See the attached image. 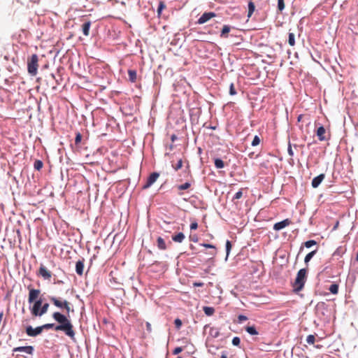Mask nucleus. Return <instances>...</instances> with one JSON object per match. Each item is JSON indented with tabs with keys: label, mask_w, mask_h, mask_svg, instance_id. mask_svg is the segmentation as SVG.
<instances>
[{
	"label": "nucleus",
	"mask_w": 358,
	"mask_h": 358,
	"mask_svg": "<svg viewBox=\"0 0 358 358\" xmlns=\"http://www.w3.org/2000/svg\"><path fill=\"white\" fill-rule=\"evenodd\" d=\"M50 301L55 305L57 308L64 309L66 315L62 314L59 312L53 313L52 318L58 322L57 325L53 323H47L42 326L33 328L31 326H28L26 328V334L29 336L35 337L41 334L42 331L45 329H54L56 331H64V334L75 340V331L71 320L68 318V315L71 310V303L66 300H62L56 296H49Z\"/></svg>",
	"instance_id": "1"
},
{
	"label": "nucleus",
	"mask_w": 358,
	"mask_h": 358,
	"mask_svg": "<svg viewBox=\"0 0 358 358\" xmlns=\"http://www.w3.org/2000/svg\"><path fill=\"white\" fill-rule=\"evenodd\" d=\"M306 274L307 270L306 268H301L298 271L295 280L292 284L294 292H299L303 289L306 281Z\"/></svg>",
	"instance_id": "2"
},
{
	"label": "nucleus",
	"mask_w": 358,
	"mask_h": 358,
	"mask_svg": "<svg viewBox=\"0 0 358 358\" xmlns=\"http://www.w3.org/2000/svg\"><path fill=\"white\" fill-rule=\"evenodd\" d=\"M38 57L36 54L32 55L27 59V71L31 76H36L38 73Z\"/></svg>",
	"instance_id": "3"
},
{
	"label": "nucleus",
	"mask_w": 358,
	"mask_h": 358,
	"mask_svg": "<svg viewBox=\"0 0 358 358\" xmlns=\"http://www.w3.org/2000/svg\"><path fill=\"white\" fill-rule=\"evenodd\" d=\"M37 275L41 276L45 280H50L52 278V272L41 264L37 272Z\"/></svg>",
	"instance_id": "4"
},
{
	"label": "nucleus",
	"mask_w": 358,
	"mask_h": 358,
	"mask_svg": "<svg viewBox=\"0 0 358 358\" xmlns=\"http://www.w3.org/2000/svg\"><path fill=\"white\" fill-rule=\"evenodd\" d=\"M327 130L322 125H320L316 130V135L320 141H328L329 139L330 135L329 134L327 136Z\"/></svg>",
	"instance_id": "5"
},
{
	"label": "nucleus",
	"mask_w": 358,
	"mask_h": 358,
	"mask_svg": "<svg viewBox=\"0 0 358 358\" xmlns=\"http://www.w3.org/2000/svg\"><path fill=\"white\" fill-rule=\"evenodd\" d=\"M31 286L28 287L29 289V296H28V301L29 303H34V301H37L36 299L38 298L41 290L36 289L34 288H30Z\"/></svg>",
	"instance_id": "6"
},
{
	"label": "nucleus",
	"mask_w": 358,
	"mask_h": 358,
	"mask_svg": "<svg viewBox=\"0 0 358 358\" xmlns=\"http://www.w3.org/2000/svg\"><path fill=\"white\" fill-rule=\"evenodd\" d=\"M216 14L213 12H206L201 15V16L198 19L197 24H202L215 17Z\"/></svg>",
	"instance_id": "7"
},
{
	"label": "nucleus",
	"mask_w": 358,
	"mask_h": 358,
	"mask_svg": "<svg viewBox=\"0 0 358 358\" xmlns=\"http://www.w3.org/2000/svg\"><path fill=\"white\" fill-rule=\"evenodd\" d=\"M159 174L157 172L152 173L148 178L145 184L143 186V189H145L149 188L152 184H154L158 179Z\"/></svg>",
	"instance_id": "8"
},
{
	"label": "nucleus",
	"mask_w": 358,
	"mask_h": 358,
	"mask_svg": "<svg viewBox=\"0 0 358 358\" xmlns=\"http://www.w3.org/2000/svg\"><path fill=\"white\" fill-rule=\"evenodd\" d=\"M34 305L31 308V313L33 316L40 317V309L42 306V300L38 299L37 301H34Z\"/></svg>",
	"instance_id": "9"
},
{
	"label": "nucleus",
	"mask_w": 358,
	"mask_h": 358,
	"mask_svg": "<svg viewBox=\"0 0 358 358\" xmlns=\"http://www.w3.org/2000/svg\"><path fill=\"white\" fill-rule=\"evenodd\" d=\"M291 224V221L289 219H285L281 222H277L273 225V229L279 231L283 228L289 226Z\"/></svg>",
	"instance_id": "10"
},
{
	"label": "nucleus",
	"mask_w": 358,
	"mask_h": 358,
	"mask_svg": "<svg viewBox=\"0 0 358 358\" xmlns=\"http://www.w3.org/2000/svg\"><path fill=\"white\" fill-rule=\"evenodd\" d=\"M13 352H24L29 355H32L34 352V348L31 345L29 346H22V347H16L13 349Z\"/></svg>",
	"instance_id": "11"
},
{
	"label": "nucleus",
	"mask_w": 358,
	"mask_h": 358,
	"mask_svg": "<svg viewBox=\"0 0 358 358\" xmlns=\"http://www.w3.org/2000/svg\"><path fill=\"white\" fill-rule=\"evenodd\" d=\"M85 259H79L76 264V271L80 276L83 275L84 271Z\"/></svg>",
	"instance_id": "12"
},
{
	"label": "nucleus",
	"mask_w": 358,
	"mask_h": 358,
	"mask_svg": "<svg viewBox=\"0 0 358 358\" xmlns=\"http://www.w3.org/2000/svg\"><path fill=\"white\" fill-rule=\"evenodd\" d=\"M324 178L325 175L324 173H321L319 176L315 177L311 182L312 187L313 188H317L324 179Z\"/></svg>",
	"instance_id": "13"
},
{
	"label": "nucleus",
	"mask_w": 358,
	"mask_h": 358,
	"mask_svg": "<svg viewBox=\"0 0 358 358\" xmlns=\"http://www.w3.org/2000/svg\"><path fill=\"white\" fill-rule=\"evenodd\" d=\"M191 186H192V184L189 182H186L184 184L177 185L176 188L179 191L178 193V195L182 196L183 194L182 191L188 189L189 188H190Z\"/></svg>",
	"instance_id": "14"
},
{
	"label": "nucleus",
	"mask_w": 358,
	"mask_h": 358,
	"mask_svg": "<svg viewBox=\"0 0 358 358\" xmlns=\"http://www.w3.org/2000/svg\"><path fill=\"white\" fill-rule=\"evenodd\" d=\"M90 27H91L90 21H87L83 24L82 29H83V33L85 36H89Z\"/></svg>",
	"instance_id": "15"
},
{
	"label": "nucleus",
	"mask_w": 358,
	"mask_h": 358,
	"mask_svg": "<svg viewBox=\"0 0 358 358\" xmlns=\"http://www.w3.org/2000/svg\"><path fill=\"white\" fill-rule=\"evenodd\" d=\"M231 30V27L229 26V25H224L222 31H221V34H220V37L221 38H228L229 36V33Z\"/></svg>",
	"instance_id": "16"
},
{
	"label": "nucleus",
	"mask_w": 358,
	"mask_h": 358,
	"mask_svg": "<svg viewBox=\"0 0 358 358\" xmlns=\"http://www.w3.org/2000/svg\"><path fill=\"white\" fill-rule=\"evenodd\" d=\"M185 238V236L184 234L182 232H180L178 234H177L176 235L173 236L172 240L176 243H182L184 241Z\"/></svg>",
	"instance_id": "17"
},
{
	"label": "nucleus",
	"mask_w": 358,
	"mask_h": 358,
	"mask_svg": "<svg viewBox=\"0 0 358 358\" xmlns=\"http://www.w3.org/2000/svg\"><path fill=\"white\" fill-rule=\"evenodd\" d=\"M128 76H129V79L131 82H132V83L136 82L137 73L135 70H132V69L128 70Z\"/></svg>",
	"instance_id": "18"
},
{
	"label": "nucleus",
	"mask_w": 358,
	"mask_h": 358,
	"mask_svg": "<svg viewBox=\"0 0 358 358\" xmlns=\"http://www.w3.org/2000/svg\"><path fill=\"white\" fill-rule=\"evenodd\" d=\"M157 247L159 250H164L166 249V245L164 240L162 237H158L157 240Z\"/></svg>",
	"instance_id": "19"
},
{
	"label": "nucleus",
	"mask_w": 358,
	"mask_h": 358,
	"mask_svg": "<svg viewBox=\"0 0 358 358\" xmlns=\"http://www.w3.org/2000/svg\"><path fill=\"white\" fill-rule=\"evenodd\" d=\"M245 329L249 334L252 336H256L259 334L255 326H247L245 327Z\"/></svg>",
	"instance_id": "20"
},
{
	"label": "nucleus",
	"mask_w": 358,
	"mask_h": 358,
	"mask_svg": "<svg viewBox=\"0 0 358 358\" xmlns=\"http://www.w3.org/2000/svg\"><path fill=\"white\" fill-rule=\"evenodd\" d=\"M203 310L208 316H211L215 313V309L213 307L204 306Z\"/></svg>",
	"instance_id": "21"
},
{
	"label": "nucleus",
	"mask_w": 358,
	"mask_h": 358,
	"mask_svg": "<svg viewBox=\"0 0 358 358\" xmlns=\"http://www.w3.org/2000/svg\"><path fill=\"white\" fill-rule=\"evenodd\" d=\"M201 245L206 248H211L213 249V251L210 252V254L213 256L215 255L217 252H216V248L215 246H214L213 245H211V244H208V243H202L201 244Z\"/></svg>",
	"instance_id": "22"
},
{
	"label": "nucleus",
	"mask_w": 358,
	"mask_h": 358,
	"mask_svg": "<svg viewBox=\"0 0 358 358\" xmlns=\"http://www.w3.org/2000/svg\"><path fill=\"white\" fill-rule=\"evenodd\" d=\"M182 159H179L177 162L176 164H173L172 162V167L173 169L175 170V171H178L179 169H180L182 166Z\"/></svg>",
	"instance_id": "23"
},
{
	"label": "nucleus",
	"mask_w": 358,
	"mask_h": 358,
	"mask_svg": "<svg viewBox=\"0 0 358 358\" xmlns=\"http://www.w3.org/2000/svg\"><path fill=\"white\" fill-rule=\"evenodd\" d=\"M329 290L330 292L333 294H337L338 292V285L336 283L332 284L329 288Z\"/></svg>",
	"instance_id": "24"
},
{
	"label": "nucleus",
	"mask_w": 358,
	"mask_h": 358,
	"mask_svg": "<svg viewBox=\"0 0 358 358\" xmlns=\"http://www.w3.org/2000/svg\"><path fill=\"white\" fill-rule=\"evenodd\" d=\"M255 6L254 3L252 1H250L248 3V16L249 17H251V15H252V13L255 11Z\"/></svg>",
	"instance_id": "25"
},
{
	"label": "nucleus",
	"mask_w": 358,
	"mask_h": 358,
	"mask_svg": "<svg viewBox=\"0 0 358 358\" xmlns=\"http://www.w3.org/2000/svg\"><path fill=\"white\" fill-rule=\"evenodd\" d=\"M43 166V163L41 160L36 159L34 163V167L36 170L40 171Z\"/></svg>",
	"instance_id": "26"
},
{
	"label": "nucleus",
	"mask_w": 358,
	"mask_h": 358,
	"mask_svg": "<svg viewBox=\"0 0 358 358\" xmlns=\"http://www.w3.org/2000/svg\"><path fill=\"white\" fill-rule=\"evenodd\" d=\"M48 308H49V303H45L44 304H42L41 308L40 309V312H39L40 313V317L43 315L44 314H45L48 312Z\"/></svg>",
	"instance_id": "27"
},
{
	"label": "nucleus",
	"mask_w": 358,
	"mask_h": 358,
	"mask_svg": "<svg viewBox=\"0 0 358 358\" xmlns=\"http://www.w3.org/2000/svg\"><path fill=\"white\" fill-rule=\"evenodd\" d=\"M215 166L217 169H222L224 166V163L221 159H215Z\"/></svg>",
	"instance_id": "28"
},
{
	"label": "nucleus",
	"mask_w": 358,
	"mask_h": 358,
	"mask_svg": "<svg viewBox=\"0 0 358 358\" xmlns=\"http://www.w3.org/2000/svg\"><path fill=\"white\" fill-rule=\"evenodd\" d=\"M288 43L291 46H294L295 45V35L293 33L289 34Z\"/></svg>",
	"instance_id": "29"
},
{
	"label": "nucleus",
	"mask_w": 358,
	"mask_h": 358,
	"mask_svg": "<svg viewBox=\"0 0 358 358\" xmlns=\"http://www.w3.org/2000/svg\"><path fill=\"white\" fill-rule=\"evenodd\" d=\"M315 253H316V250H313V251L309 252L308 254H307L304 259L305 263L307 264L311 259V258L315 255Z\"/></svg>",
	"instance_id": "30"
},
{
	"label": "nucleus",
	"mask_w": 358,
	"mask_h": 358,
	"mask_svg": "<svg viewBox=\"0 0 358 358\" xmlns=\"http://www.w3.org/2000/svg\"><path fill=\"white\" fill-rule=\"evenodd\" d=\"M165 8H166V5L164 4V3L163 1H160L159 3L158 8H157V14L159 16H160L162 10L164 9Z\"/></svg>",
	"instance_id": "31"
},
{
	"label": "nucleus",
	"mask_w": 358,
	"mask_h": 358,
	"mask_svg": "<svg viewBox=\"0 0 358 358\" xmlns=\"http://www.w3.org/2000/svg\"><path fill=\"white\" fill-rule=\"evenodd\" d=\"M315 341V337L314 335H308L306 338V342L310 345L314 344Z\"/></svg>",
	"instance_id": "32"
},
{
	"label": "nucleus",
	"mask_w": 358,
	"mask_h": 358,
	"mask_svg": "<svg viewBox=\"0 0 358 358\" xmlns=\"http://www.w3.org/2000/svg\"><path fill=\"white\" fill-rule=\"evenodd\" d=\"M317 244V242L314 240H310L304 243V245L309 248L313 245H315Z\"/></svg>",
	"instance_id": "33"
},
{
	"label": "nucleus",
	"mask_w": 358,
	"mask_h": 358,
	"mask_svg": "<svg viewBox=\"0 0 358 358\" xmlns=\"http://www.w3.org/2000/svg\"><path fill=\"white\" fill-rule=\"evenodd\" d=\"M260 143V138L258 136H255L252 141V146H257Z\"/></svg>",
	"instance_id": "34"
},
{
	"label": "nucleus",
	"mask_w": 358,
	"mask_h": 358,
	"mask_svg": "<svg viewBox=\"0 0 358 358\" xmlns=\"http://www.w3.org/2000/svg\"><path fill=\"white\" fill-rule=\"evenodd\" d=\"M278 8L280 11L285 8L284 0H278Z\"/></svg>",
	"instance_id": "35"
},
{
	"label": "nucleus",
	"mask_w": 358,
	"mask_h": 358,
	"mask_svg": "<svg viewBox=\"0 0 358 358\" xmlns=\"http://www.w3.org/2000/svg\"><path fill=\"white\" fill-rule=\"evenodd\" d=\"M81 140H82V135L80 134V132H78L76 135L75 143L76 145L79 144L81 142Z\"/></svg>",
	"instance_id": "36"
},
{
	"label": "nucleus",
	"mask_w": 358,
	"mask_h": 358,
	"mask_svg": "<svg viewBox=\"0 0 358 358\" xmlns=\"http://www.w3.org/2000/svg\"><path fill=\"white\" fill-rule=\"evenodd\" d=\"M242 196H243V192H242V189H241L240 191H238V192H236L234 196L232 199V201H234L235 199H239L242 197Z\"/></svg>",
	"instance_id": "37"
},
{
	"label": "nucleus",
	"mask_w": 358,
	"mask_h": 358,
	"mask_svg": "<svg viewBox=\"0 0 358 358\" xmlns=\"http://www.w3.org/2000/svg\"><path fill=\"white\" fill-rule=\"evenodd\" d=\"M231 249V243L229 241H227L226 242V250H227V255H229V251Z\"/></svg>",
	"instance_id": "38"
},
{
	"label": "nucleus",
	"mask_w": 358,
	"mask_h": 358,
	"mask_svg": "<svg viewBox=\"0 0 358 358\" xmlns=\"http://www.w3.org/2000/svg\"><path fill=\"white\" fill-rule=\"evenodd\" d=\"M241 340L238 337H234L232 339V344L236 346H238L240 345Z\"/></svg>",
	"instance_id": "39"
},
{
	"label": "nucleus",
	"mask_w": 358,
	"mask_h": 358,
	"mask_svg": "<svg viewBox=\"0 0 358 358\" xmlns=\"http://www.w3.org/2000/svg\"><path fill=\"white\" fill-rule=\"evenodd\" d=\"M229 94L231 95H235L236 94V92L235 90V87H234V85L233 83H231L230 85V88H229Z\"/></svg>",
	"instance_id": "40"
},
{
	"label": "nucleus",
	"mask_w": 358,
	"mask_h": 358,
	"mask_svg": "<svg viewBox=\"0 0 358 358\" xmlns=\"http://www.w3.org/2000/svg\"><path fill=\"white\" fill-rule=\"evenodd\" d=\"M248 320V317L245 315H240L238 317V320L239 323H241L244 321H246Z\"/></svg>",
	"instance_id": "41"
},
{
	"label": "nucleus",
	"mask_w": 358,
	"mask_h": 358,
	"mask_svg": "<svg viewBox=\"0 0 358 358\" xmlns=\"http://www.w3.org/2000/svg\"><path fill=\"white\" fill-rule=\"evenodd\" d=\"M174 324L176 325V327L179 329L182 326V321L180 319L177 318L175 320Z\"/></svg>",
	"instance_id": "42"
},
{
	"label": "nucleus",
	"mask_w": 358,
	"mask_h": 358,
	"mask_svg": "<svg viewBox=\"0 0 358 358\" xmlns=\"http://www.w3.org/2000/svg\"><path fill=\"white\" fill-rule=\"evenodd\" d=\"M182 347H177L173 351V355H178L179 353H180L182 351Z\"/></svg>",
	"instance_id": "43"
},
{
	"label": "nucleus",
	"mask_w": 358,
	"mask_h": 358,
	"mask_svg": "<svg viewBox=\"0 0 358 358\" xmlns=\"http://www.w3.org/2000/svg\"><path fill=\"white\" fill-rule=\"evenodd\" d=\"M198 228V224L196 222H194L190 224V229L195 230Z\"/></svg>",
	"instance_id": "44"
},
{
	"label": "nucleus",
	"mask_w": 358,
	"mask_h": 358,
	"mask_svg": "<svg viewBox=\"0 0 358 358\" xmlns=\"http://www.w3.org/2000/svg\"><path fill=\"white\" fill-rule=\"evenodd\" d=\"M203 282H195L193 283V286L194 287H203Z\"/></svg>",
	"instance_id": "45"
},
{
	"label": "nucleus",
	"mask_w": 358,
	"mask_h": 358,
	"mask_svg": "<svg viewBox=\"0 0 358 358\" xmlns=\"http://www.w3.org/2000/svg\"><path fill=\"white\" fill-rule=\"evenodd\" d=\"M220 358H227V353L226 352H222Z\"/></svg>",
	"instance_id": "46"
},
{
	"label": "nucleus",
	"mask_w": 358,
	"mask_h": 358,
	"mask_svg": "<svg viewBox=\"0 0 358 358\" xmlns=\"http://www.w3.org/2000/svg\"><path fill=\"white\" fill-rule=\"evenodd\" d=\"M176 138H177V136H176V134H173V135H171V141H172V142H174V141H175V140H176Z\"/></svg>",
	"instance_id": "47"
},
{
	"label": "nucleus",
	"mask_w": 358,
	"mask_h": 358,
	"mask_svg": "<svg viewBox=\"0 0 358 358\" xmlns=\"http://www.w3.org/2000/svg\"><path fill=\"white\" fill-rule=\"evenodd\" d=\"M147 329L150 331L151 330V325L149 322L146 323Z\"/></svg>",
	"instance_id": "48"
},
{
	"label": "nucleus",
	"mask_w": 358,
	"mask_h": 358,
	"mask_svg": "<svg viewBox=\"0 0 358 358\" xmlns=\"http://www.w3.org/2000/svg\"><path fill=\"white\" fill-rule=\"evenodd\" d=\"M288 151H289V153L290 155H293V152H292V148L290 147H289Z\"/></svg>",
	"instance_id": "49"
},
{
	"label": "nucleus",
	"mask_w": 358,
	"mask_h": 358,
	"mask_svg": "<svg viewBox=\"0 0 358 358\" xmlns=\"http://www.w3.org/2000/svg\"><path fill=\"white\" fill-rule=\"evenodd\" d=\"M303 115H300L299 117H298V121H300L301 119L302 118Z\"/></svg>",
	"instance_id": "50"
},
{
	"label": "nucleus",
	"mask_w": 358,
	"mask_h": 358,
	"mask_svg": "<svg viewBox=\"0 0 358 358\" xmlns=\"http://www.w3.org/2000/svg\"><path fill=\"white\" fill-rule=\"evenodd\" d=\"M192 241H193L194 242H196V241H197V238H193Z\"/></svg>",
	"instance_id": "51"
},
{
	"label": "nucleus",
	"mask_w": 358,
	"mask_h": 358,
	"mask_svg": "<svg viewBox=\"0 0 358 358\" xmlns=\"http://www.w3.org/2000/svg\"><path fill=\"white\" fill-rule=\"evenodd\" d=\"M192 241H193L194 242H196V241H197V238H193Z\"/></svg>",
	"instance_id": "52"
},
{
	"label": "nucleus",
	"mask_w": 358,
	"mask_h": 358,
	"mask_svg": "<svg viewBox=\"0 0 358 358\" xmlns=\"http://www.w3.org/2000/svg\"><path fill=\"white\" fill-rule=\"evenodd\" d=\"M356 260L358 261V252H357V257H356Z\"/></svg>",
	"instance_id": "53"
},
{
	"label": "nucleus",
	"mask_w": 358,
	"mask_h": 358,
	"mask_svg": "<svg viewBox=\"0 0 358 358\" xmlns=\"http://www.w3.org/2000/svg\"><path fill=\"white\" fill-rule=\"evenodd\" d=\"M51 76H52V78H55V76H54L53 74H52Z\"/></svg>",
	"instance_id": "54"
},
{
	"label": "nucleus",
	"mask_w": 358,
	"mask_h": 358,
	"mask_svg": "<svg viewBox=\"0 0 358 358\" xmlns=\"http://www.w3.org/2000/svg\"><path fill=\"white\" fill-rule=\"evenodd\" d=\"M177 358H182V357H178Z\"/></svg>",
	"instance_id": "55"
},
{
	"label": "nucleus",
	"mask_w": 358,
	"mask_h": 358,
	"mask_svg": "<svg viewBox=\"0 0 358 358\" xmlns=\"http://www.w3.org/2000/svg\"><path fill=\"white\" fill-rule=\"evenodd\" d=\"M140 358H143V357H140Z\"/></svg>",
	"instance_id": "56"
}]
</instances>
